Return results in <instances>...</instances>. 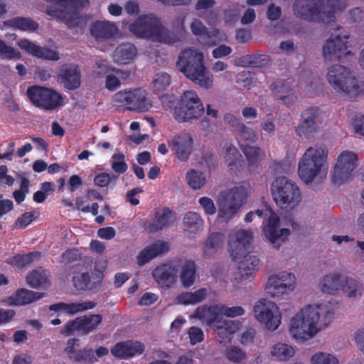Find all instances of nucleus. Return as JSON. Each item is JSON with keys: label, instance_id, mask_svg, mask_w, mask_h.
<instances>
[{"label": "nucleus", "instance_id": "nucleus-63", "mask_svg": "<svg viewBox=\"0 0 364 364\" xmlns=\"http://www.w3.org/2000/svg\"><path fill=\"white\" fill-rule=\"evenodd\" d=\"M18 46L19 48L23 50H25L27 53L36 57V54L38 53V50H39V46L38 45H36L33 42L26 39H20L17 42Z\"/></svg>", "mask_w": 364, "mask_h": 364}, {"label": "nucleus", "instance_id": "nucleus-15", "mask_svg": "<svg viewBox=\"0 0 364 364\" xmlns=\"http://www.w3.org/2000/svg\"><path fill=\"white\" fill-rule=\"evenodd\" d=\"M252 239V232L245 230H238L230 236L229 252L232 260L237 262L242 259Z\"/></svg>", "mask_w": 364, "mask_h": 364}, {"label": "nucleus", "instance_id": "nucleus-4", "mask_svg": "<svg viewBox=\"0 0 364 364\" xmlns=\"http://www.w3.org/2000/svg\"><path fill=\"white\" fill-rule=\"evenodd\" d=\"M328 149L325 145L309 147L299 163L298 174L305 183L312 182L326 162Z\"/></svg>", "mask_w": 364, "mask_h": 364}, {"label": "nucleus", "instance_id": "nucleus-18", "mask_svg": "<svg viewBox=\"0 0 364 364\" xmlns=\"http://www.w3.org/2000/svg\"><path fill=\"white\" fill-rule=\"evenodd\" d=\"M171 146L176 158L179 161L185 162L188 159L193 151V137L190 134L180 133L172 139Z\"/></svg>", "mask_w": 364, "mask_h": 364}, {"label": "nucleus", "instance_id": "nucleus-30", "mask_svg": "<svg viewBox=\"0 0 364 364\" xmlns=\"http://www.w3.org/2000/svg\"><path fill=\"white\" fill-rule=\"evenodd\" d=\"M213 328L220 338L219 342L225 343L230 341L232 336L239 329V323L232 321L221 319Z\"/></svg>", "mask_w": 364, "mask_h": 364}, {"label": "nucleus", "instance_id": "nucleus-7", "mask_svg": "<svg viewBox=\"0 0 364 364\" xmlns=\"http://www.w3.org/2000/svg\"><path fill=\"white\" fill-rule=\"evenodd\" d=\"M204 112V106L197 93L188 90L181 96L174 109V117L178 122H192L200 119Z\"/></svg>", "mask_w": 364, "mask_h": 364}, {"label": "nucleus", "instance_id": "nucleus-62", "mask_svg": "<svg viewBox=\"0 0 364 364\" xmlns=\"http://www.w3.org/2000/svg\"><path fill=\"white\" fill-rule=\"evenodd\" d=\"M75 331H79L81 333V326L78 317L74 320L68 321L64 327L60 329V333L65 336H69L73 335Z\"/></svg>", "mask_w": 364, "mask_h": 364}, {"label": "nucleus", "instance_id": "nucleus-11", "mask_svg": "<svg viewBox=\"0 0 364 364\" xmlns=\"http://www.w3.org/2000/svg\"><path fill=\"white\" fill-rule=\"evenodd\" d=\"M88 4V0H65L63 9L48 7L46 13L65 23L68 27L74 28L80 23V11Z\"/></svg>", "mask_w": 364, "mask_h": 364}, {"label": "nucleus", "instance_id": "nucleus-64", "mask_svg": "<svg viewBox=\"0 0 364 364\" xmlns=\"http://www.w3.org/2000/svg\"><path fill=\"white\" fill-rule=\"evenodd\" d=\"M220 314L224 315L229 318H234L239 316H242L245 314V310L242 306H232L228 307L225 305H219Z\"/></svg>", "mask_w": 364, "mask_h": 364}, {"label": "nucleus", "instance_id": "nucleus-37", "mask_svg": "<svg viewBox=\"0 0 364 364\" xmlns=\"http://www.w3.org/2000/svg\"><path fill=\"white\" fill-rule=\"evenodd\" d=\"M321 8L323 11L329 12L332 18L323 25L330 26L336 21L335 14L344 10L347 6V0H320Z\"/></svg>", "mask_w": 364, "mask_h": 364}, {"label": "nucleus", "instance_id": "nucleus-48", "mask_svg": "<svg viewBox=\"0 0 364 364\" xmlns=\"http://www.w3.org/2000/svg\"><path fill=\"white\" fill-rule=\"evenodd\" d=\"M239 208L226 200L219 205L218 217L221 222L229 221L238 211Z\"/></svg>", "mask_w": 364, "mask_h": 364}, {"label": "nucleus", "instance_id": "nucleus-21", "mask_svg": "<svg viewBox=\"0 0 364 364\" xmlns=\"http://www.w3.org/2000/svg\"><path fill=\"white\" fill-rule=\"evenodd\" d=\"M254 214L259 218H267V224L264 227V233L266 238L271 242H275L277 238V227L279 226V218L277 215L269 208L265 207L264 209H258Z\"/></svg>", "mask_w": 364, "mask_h": 364}, {"label": "nucleus", "instance_id": "nucleus-17", "mask_svg": "<svg viewBox=\"0 0 364 364\" xmlns=\"http://www.w3.org/2000/svg\"><path fill=\"white\" fill-rule=\"evenodd\" d=\"M318 107H309L301 113V119L296 128V132L300 137L308 138L316 132V118L318 114Z\"/></svg>", "mask_w": 364, "mask_h": 364}, {"label": "nucleus", "instance_id": "nucleus-28", "mask_svg": "<svg viewBox=\"0 0 364 364\" xmlns=\"http://www.w3.org/2000/svg\"><path fill=\"white\" fill-rule=\"evenodd\" d=\"M219 309V305L200 306L195 311L193 316L213 328L223 318Z\"/></svg>", "mask_w": 364, "mask_h": 364}, {"label": "nucleus", "instance_id": "nucleus-31", "mask_svg": "<svg viewBox=\"0 0 364 364\" xmlns=\"http://www.w3.org/2000/svg\"><path fill=\"white\" fill-rule=\"evenodd\" d=\"M64 86L69 90H74L80 86V73L77 65H70L61 70Z\"/></svg>", "mask_w": 364, "mask_h": 364}, {"label": "nucleus", "instance_id": "nucleus-22", "mask_svg": "<svg viewBox=\"0 0 364 364\" xmlns=\"http://www.w3.org/2000/svg\"><path fill=\"white\" fill-rule=\"evenodd\" d=\"M169 250L168 243L161 240H157L150 245L145 247L137 256V264L143 266L149 262L152 259L160 256Z\"/></svg>", "mask_w": 364, "mask_h": 364}, {"label": "nucleus", "instance_id": "nucleus-45", "mask_svg": "<svg viewBox=\"0 0 364 364\" xmlns=\"http://www.w3.org/2000/svg\"><path fill=\"white\" fill-rule=\"evenodd\" d=\"M183 221L186 230L191 232H197L203 229V221L197 213H187L183 217Z\"/></svg>", "mask_w": 364, "mask_h": 364}, {"label": "nucleus", "instance_id": "nucleus-32", "mask_svg": "<svg viewBox=\"0 0 364 364\" xmlns=\"http://www.w3.org/2000/svg\"><path fill=\"white\" fill-rule=\"evenodd\" d=\"M137 49L134 45L125 43L119 45L113 54L114 60L119 64L129 63L136 55Z\"/></svg>", "mask_w": 364, "mask_h": 364}, {"label": "nucleus", "instance_id": "nucleus-41", "mask_svg": "<svg viewBox=\"0 0 364 364\" xmlns=\"http://www.w3.org/2000/svg\"><path fill=\"white\" fill-rule=\"evenodd\" d=\"M247 195L248 191L245 187L235 186L229 190L225 200L240 209L246 202Z\"/></svg>", "mask_w": 364, "mask_h": 364}, {"label": "nucleus", "instance_id": "nucleus-29", "mask_svg": "<svg viewBox=\"0 0 364 364\" xmlns=\"http://www.w3.org/2000/svg\"><path fill=\"white\" fill-rule=\"evenodd\" d=\"M227 120L239 132L240 139L245 142L244 144L254 143L257 139L255 130L245 126L239 119L232 114H227L225 117Z\"/></svg>", "mask_w": 364, "mask_h": 364}, {"label": "nucleus", "instance_id": "nucleus-33", "mask_svg": "<svg viewBox=\"0 0 364 364\" xmlns=\"http://www.w3.org/2000/svg\"><path fill=\"white\" fill-rule=\"evenodd\" d=\"M343 275L340 272H333L326 275L320 282L321 289L323 293L335 294L341 289Z\"/></svg>", "mask_w": 364, "mask_h": 364}, {"label": "nucleus", "instance_id": "nucleus-9", "mask_svg": "<svg viewBox=\"0 0 364 364\" xmlns=\"http://www.w3.org/2000/svg\"><path fill=\"white\" fill-rule=\"evenodd\" d=\"M292 11L296 18L323 25L332 18L329 12L321 9L320 0H294Z\"/></svg>", "mask_w": 364, "mask_h": 364}, {"label": "nucleus", "instance_id": "nucleus-50", "mask_svg": "<svg viewBox=\"0 0 364 364\" xmlns=\"http://www.w3.org/2000/svg\"><path fill=\"white\" fill-rule=\"evenodd\" d=\"M360 284L352 277H343L341 289L348 294V296L355 298L358 294L361 295L360 292Z\"/></svg>", "mask_w": 364, "mask_h": 364}, {"label": "nucleus", "instance_id": "nucleus-61", "mask_svg": "<svg viewBox=\"0 0 364 364\" xmlns=\"http://www.w3.org/2000/svg\"><path fill=\"white\" fill-rule=\"evenodd\" d=\"M117 176L114 174L110 175L107 173H100L96 175L94 178V183L101 188L105 187L109 184L112 181H116Z\"/></svg>", "mask_w": 364, "mask_h": 364}, {"label": "nucleus", "instance_id": "nucleus-20", "mask_svg": "<svg viewBox=\"0 0 364 364\" xmlns=\"http://www.w3.org/2000/svg\"><path fill=\"white\" fill-rule=\"evenodd\" d=\"M80 340L77 338H70L68 341V346L65 352L69 358L77 363L82 364H92L97 359L95 352L92 348H83L78 350H75V346L78 345Z\"/></svg>", "mask_w": 364, "mask_h": 364}, {"label": "nucleus", "instance_id": "nucleus-55", "mask_svg": "<svg viewBox=\"0 0 364 364\" xmlns=\"http://www.w3.org/2000/svg\"><path fill=\"white\" fill-rule=\"evenodd\" d=\"M270 90L274 97L278 100L282 99L285 95L293 91L290 85L279 81L272 82L270 85Z\"/></svg>", "mask_w": 364, "mask_h": 364}, {"label": "nucleus", "instance_id": "nucleus-5", "mask_svg": "<svg viewBox=\"0 0 364 364\" xmlns=\"http://www.w3.org/2000/svg\"><path fill=\"white\" fill-rule=\"evenodd\" d=\"M327 80L336 91L345 93L350 99H353L360 92L358 79L343 65L337 64L329 68Z\"/></svg>", "mask_w": 364, "mask_h": 364}, {"label": "nucleus", "instance_id": "nucleus-23", "mask_svg": "<svg viewBox=\"0 0 364 364\" xmlns=\"http://www.w3.org/2000/svg\"><path fill=\"white\" fill-rule=\"evenodd\" d=\"M144 345L139 341H127L117 343L112 349V354L119 358H128L143 353Z\"/></svg>", "mask_w": 364, "mask_h": 364}, {"label": "nucleus", "instance_id": "nucleus-59", "mask_svg": "<svg viewBox=\"0 0 364 364\" xmlns=\"http://www.w3.org/2000/svg\"><path fill=\"white\" fill-rule=\"evenodd\" d=\"M312 364H338V360L329 353L319 352L311 357Z\"/></svg>", "mask_w": 364, "mask_h": 364}, {"label": "nucleus", "instance_id": "nucleus-3", "mask_svg": "<svg viewBox=\"0 0 364 364\" xmlns=\"http://www.w3.org/2000/svg\"><path fill=\"white\" fill-rule=\"evenodd\" d=\"M321 314H323V323L331 318L333 311L325 310L323 304H318L316 306L309 305L297 313L291 320L290 333L299 340H306L315 335L318 329V323L321 321Z\"/></svg>", "mask_w": 364, "mask_h": 364}, {"label": "nucleus", "instance_id": "nucleus-12", "mask_svg": "<svg viewBox=\"0 0 364 364\" xmlns=\"http://www.w3.org/2000/svg\"><path fill=\"white\" fill-rule=\"evenodd\" d=\"M254 312L256 319L269 330H276L281 323L279 308L274 302L260 300L255 306Z\"/></svg>", "mask_w": 364, "mask_h": 364}, {"label": "nucleus", "instance_id": "nucleus-54", "mask_svg": "<svg viewBox=\"0 0 364 364\" xmlns=\"http://www.w3.org/2000/svg\"><path fill=\"white\" fill-rule=\"evenodd\" d=\"M218 35L219 31L218 29H212L210 31L206 29L198 38V41L203 46H213L219 41Z\"/></svg>", "mask_w": 364, "mask_h": 364}, {"label": "nucleus", "instance_id": "nucleus-39", "mask_svg": "<svg viewBox=\"0 0 364 364\" xmlns=\"http://www.w3.org/2000/svg\"><path fill=\"white\" fill-rule=\"evenodd\" d=\"M242 257V259L239 261L238 269L242 277L247 279L257 270L259 259L256 256L246 253Z\"/></svg>", "mask_w": 364, "mask_h": 364}, {"label": "nucleus", "instance_id": "nucleus-56", "mask_svg": "<svg viewBox=\"0 0 364 364\" xmlns=\"http://www.w3.org/2000/svg\"><path fill=\"white\" fill-rule=\"evenodd\" d=\"M96 306L94 301H88L80 303H70L68 304V314L69 316H73L75 314L82 312L89 309H92Z\"/></svg>", "mask_w": 364, "mask_h": 364}, {"label": "nucleus", "instance_id": "nucleus-58", "mask_svg": "<svg viewBox=\"0 0 364 364\" xmlns=\"http://www.w3.org/2000/svg\"><path fill=\"white\" fill-rule=\"evenodd\" d=\"M0 56L1 58L7 60L20 59L21 57L18 51H16L13 47L6 45L1 39H0Z\"/></svg>", "mask_w": 364, "mask_h": 364}, {"label": "nucleus", "instance_id": "nucleus-13", "mask_svg": "<svg viewBox=\"0 0 364 364\" xmlns=\"http://www.w3.org/2000/svg\"><path fill=\"white\" fill-rule=\"evenodd\" d=\"M358 156L352 151H344L339 156L334 166L332 181L334 183H343L353 175L358 166Z\"/></svg>", "mask_w": 364, "mask_h": 364}, {"label": "nucleus", "instance_id": "nucleus-42", "mask_svg": "<svg viewBox=\"0 0 364 364\" xmlns=\"http://www.w3.org/2000/svg\"><path fill=\"white\" fill-rule=\"evenodd\" d=\"M207 296V290L201 288L194 292H183L177 296L179 304L184 305L196 304L203 301Z\"/></svg>", "mask_w": 364, "mask_h": 364}, {"label": "nucleus", "instance_id": "nucleus-60", "mask_svg": "<svg viewBox=\"0 0 364 364\" xmlns=\"http://www.w3.org/2000/svg\"><path fill=\"white\" fill-rule=\"evenodd\" d=\"M245 59L247 65L252 68L263 67L268 61L267 55L260 54L247 55L245 57Z\"/></svg>", "mask_w": 364, "mask_h": 364}, {"label": "nucleus", "instance_id": "nucleus-8", "mask_svg": "<svg viewBox=\"0 0 364 364\" xmlns=\"http://www.w3.org/2000/svg\"><path fill=\"white\" fill-rule=\"evenodd\" d=\"M26 94L34 106L46 111L55 110L63 105L62 95L52 88L32 85L28 87Z\"/></svg>", "mask_w": 364, "mask_h": 364}, {"label": "nucleus", "instance_id": "nucleus-34", "mask_svg": "<svg viewBox=\"0 0 364 364\" xmlns=\"http://www.w3.org/2000/svg\"><path fill=\"white\" fill-rule=\"evenodd\" d=\"M224 159L229 170L232 173H236L237 171H239L244 167L245 161L242 159L240 151L232 144L226 146Z\"/></svg>", "mask_w": 364, "mask_h": 364}, {"label": "nucleus", "instance_id": "nucleus-24", "mask_svg": "<svg viewBox=\"0 0 364 364\" xmlns=\"http://www.w3.org/2000/svg\"><path fill=\"white\" fill-rule=\"evenodd\" d=\"M46 295L43 292H36L25 288L15 291L6 299L9 306H25L42 299Z\"/></svg>", "mask_w": 364, "mask_h": 364}, {"label": "nucleus", "instance_id": "nucleus-10", "mask_svg": "<svg viewBox=\"0 0 364 364\" xmlns=\"http://www.w3.org/2000/svg\"><path fill=\"white\" fill-rule=\"evenodd\" d=\"M112 101L131 111L146 112L151 107L146 91L141 88L119 91L113 96Z\"/></svg>", "mask_w": 364, "mask_h": 364}, {"label": "nucleus", "instance_id": "nucleus-26", "mask_svg": "<svg viewBox=\"0 0 364 364\" xmlns=\"http://www.w3.org/2000/svg\"><path fill=\"white\" fill-rule=\"evenodd\" d=\"M102 276L101 273L97 278L91 279V277L88 272H77L73 277V283L75 288L79 291L89 290L94 292L99 291L102 284Z\"/></svg>", "mask_w": 364, "mask_h": 364}, {"label": "nucleus", "instance_id": "nucleus-6", "mask_svg": "<svg viewBox=\"0 0 364 364\" xmlns=\"http://www.w3.org/2000/svg\"><path fill=\"white\" fill-rule=\"evenodd\" d=\"M272 194L276 204L282 208H293L301 200L299 187L285 176L277 177L272 184Z\"/></svg>", "mask_w": 364, "mask_h": 364}, {"label": "nucleus", "instance_id": "nucleus-35", "mask_svg": "<svg viewBox=\"0 0 364 364\" xmlns=\"http://www.w3.org/2000/svg\"><path fill=\"white\" fill-rule=\"evenodd\" d=\"M109 72H113L122 78L129 77V72L123 73L119 69L112 67L108 60L105 59H97L92 67V73L97 77L106 76Z\"/></svg>", "mask_w": 364, "mask_h": 364}, {"label": "nucleus", "instance_id": "nucleus-19", "mask_svg": "<svg viewBox=\"0 0 364 364\" xmlns=\"http://www.w3.org/2000/svg\"><path fill=\"white\" fill-rule=\"evenodd\" d=\"M90 34L97 42L114 39L119 29L115 23L108 21H95L90 27Z\"/></svg>", "mask_w": 364, "mask_h": 364}, {"label": "nucleus", "instance_id": "nucleus-16", "mask_svg": "<svg viewBox=\"0 0 364 364\" xmlns=\"http://www.w3.org/2000/svg\"><path fill=\"white\" fill-rule=\"evenodd\" d=\"M348 38L346 36H337L333 39L327 40L323 47V57L326 59L335 58V60H340L343 56L352 55V52L347 50Z\"/></svg>", "mask_w": 364, "mask_h": 364}, {"label": "nucleus", "instance_id": "nucleus-52", "mask_svg": "<svg viewBox=\"0 0 364 364\" xmlns=\"http://www.w3.org/2000/svg\"><path fill=\"white\" fill-rule=\"evenodd\" d=\"M225 355L227 359L234 363H239L246 359V353L240 348L235 346L226 348Z\"/></svg>", "mask_w": 364, "mask_h": 364}, {"label": "nucleus", "instance_id": "nucleus-1", "mask_svg": "<svg viewBox=\"0 0 364 364\" xmlns=\"http://www.w3.org/2000/svg\"><path fill=\"white\" fill-rule=\"evenodd\" d=\"M129 30L139 38L166 44L181 41L186 33L183 24L176 32H173L164 27L160 19L154 14L139 16L134 22L129 24Z\"/></svg>", "mask_w": 364, "mask_h": 364}, {"label": "nucleus", "instance_id": "nucleus-49", "mask_svg": "<svg viewBox=\"0 0 364 364\" xmlns=\"http://www.w3.org/2000/svg\"><path fill=\"white\" fill-rule=\"evenodd\" d=\"M242 152L250 165H257L262 160V150L257 146H251L247 144H240Z\"/></svg>", "mask_w": 364, "mask_h": 364}, {"label": "nucleus", "instance_id": "nucleus-47", "mask_svg": "<svg viewBox=\"0 0 364 364\" xmlns=\"http://www.w3.org/2000/svg\"><path fill=\"white\" fill-rule=\"evenodd\" d=\"M294 349L285 343L275 344L271 350V354L279 360H287L294 355Z\"/></svg>", "mask_w": 364, "mask_h": 364}, {"label": "nucleus", "instance_id": "nucleus-53", "mask_svg": "<svg viewBox=\"0 0 364 364\" xmlns=\"http://www.w3.org/2000/svg\"><path fill=\"white\" fill-rule=\"evenodd\" d=\"M171 81V77L168 73L165 72L157 73L153 80L154 91L158 92L164 91L170 85Z\"/></svg>", "mask_w": 364, "mask_h": 364}, {"label": "nucleus", "instance_id": "nucleus-36", "mask_svg": "<svg viewBox=\"0 0 364 364\" xmlns=\"http://www.w3.org/2000/svg\"><path fill=\"white\" fill-rule=\"evenodd\" d=\"M196 264L193 260H186L181 266L180 279L184 288L191 287L196 278Z\"/></svg>", "mask_w": 364, "mask_h": 364}, {"label": "nucleus", "instance_id": "nucleus-2", "mask_svg": "<svg viewBox=\"0 0 364 364\" xmlns=\"http://www.w3.org/2000/svg\"><path fill=\"white\" fill-rule=\"evenodd\" d=\"M178 70L195 84L210 89L213 84V76L208 70L203 53L198 49L186 48L181 51L176 62Z\"/></svg>", "mask_w": 364, "mask_h": 364}, {"label": "nucleus", "instance_id": "nucleus-46", "mask_svg": "<svg viewBox=\"0 0 364 364\" xmlns=\"http://www.w3.org/2000/svg\"><path fill=\"white\" fill-rule=\"evenodd\" d=\"M41 255L38 251L16 255L12 257L11 264L18 268H24L31 264L35 259L39 258Z\"/></svg>", "mask_w": 364, "mask_h": 364}, {"label": "nucleus", "instance_id": "nucleus-43", "mask_svg": "<svg viewBox=\"0 0 364 364\" xmlns=\"http://www.w3.org/2000/svg\"><path fill=\"white\" fill-rule=\"evenodd\" d=\"M102 318L100 314H92L78 317L81 326V335H87L93 331L102 322Z\"/></svg>", "mask_w": 364, "mask_h": 364}, {"label": "nucleus", "instance_id": "nucleus-25", "mask_svg": "<svg viewBox=\"0 0 364 364\" xmlns=\"http://www.w3.org/2000/svg\"><path fill=\"white\" fill-rule=\"evenodd\" d=\"M155 281L162 287L170 288L176 280V270L171 264L164 263L152 272Z\"/></svg>", "mask_w": 364, "mask_h": 364}, {"label": "nucleus", "instance_id": "nucleus-57", "mask_svg": "<svg viewBox=\"0 0 364 364\" xmlns=\"http://www.w3.org/2000/svg\"><path fill=\"white\" fill-rule=\"evenodd\" d=\"M112 168L115 173H124L127 171L128 166L124 161V155L122 153L114 154L112 156Z\"/></svg>", "mask_w": 364, "mask_h": 364}, {"label": "nucleus", "instance_id": "nucleus-14", "mask_svg": "<svg viewBox=\"0 0 364 364\" xmlns=\"http://www.w3.org/2000/svg\"><path fill=\"white\" fill-rule=\"evenodd\" d=\"M296 277L292 273L282 272L271 275L266 284V292L272 297L288 294L295 288Z\"/></svg>", "mask_w": 364, "mask_h": 364}, {"label": "nucleus", "instance_id": "nucleus-40", "mask_svg": "<svg viewBox=\"0 0 364 364\" xmlns=\"http://www.w3.org/2000/svg\"><path fill=\"white\" fill-rule=\"evenodd\" d=\"M8 26L23 31L33 32L38 28V23L29 17L16 16L6 21Z\"/></svg>", "mask_w": 364, "mask_h": 364}, {"label": "nucleus", "instance_id": "nucleus-51", "mask_svg": "<svg viewBox=\"0 0 364 364\" xmlns=\"http://www.w3.org/2000/svg\"><path fill=\"white\" fill-rule=\"evenodd\" d=\"M186 180L188 186L194 190L200 189L204 186L205 182V178L203 176L202 173L193 169L187 172Z\"/></svg>", "mask_w": 364, "mask_h": 364}, {"label": "nucleus", "instance_id": "nucleus-44", "mask_svg": "<svg viewBox=\"0 0 364 364\" xmlns=\"http://www.w3.org/2000/svg\"><path fill=\"white\" fill-rule=\"evenodd\" d=\"M26 282L29 287L33 289L43 287L48 282L46 272L43 269H34L27 275Z\"/></svg>", "mask_w": 364, "mask_h": 364}, {"label": "nucleus", "instance_id": "nucleus-38", "mask_svg": "<svg viewBox=\"0 0 364 364\" xmlns=\"http://www.w3.org/2000/svg\"><path fill=\"white\" fill-rule=\"evenodd\" d=\"M224 235L221 232H212L204 243L203 255L205 258H210L223 246Z\"/></svg>", "mask_w": 364, "mask_h": 364}, {"label": "nucleus", "instance_id": "nucleus-27", "mask_svg": "<svg viewBox=\"0 0 364 364\" xmlns=\"http://www.w3.org/2000/svg\"><path fill=\"white\" fill-rule=\"evenodd\" d=\"M175 220L174 213L169 208H164L160 214L155 215L153 221L144 223V228L149 232H156L169 226Z\"/></svg>", "mask_w": 364, "mask_h": 364}]
</instances>
